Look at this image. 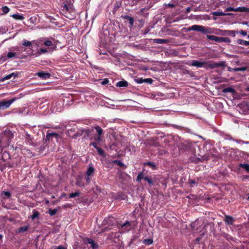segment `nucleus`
I'll use <instances>...</instances> for the list:
<instances>
[{
	"label": "nucleus",
	"instance_id": "f257e3e1",
	"mask_svg": "<svg viewBox=\"0 0 249 249\" xmlns=\"http://www.w3.org/2000/svg\"><path fill=\"white\" fill-rule=\"evenodd\" d=\"M74 0H60L61 13L69 19L75 17V9L73 6Z\"/></svg>",
	"mask_w": 249,
	"mask_h": 249
},
{
	"label": "nucleus",
	"instance_id": "f03ea898",
	"mask_svg": "<svg viewBox=\"0 0 249 249\" xmlns=\"http://www.w3.org/2000/svg\"><path fill=\"white\" fill-rule=\"evenodd\" d=\"M225 62L221 61L219 62H214L211 61L200 62L197 60H192L187 63L188 65L196 67L197 68H205L206 69H214L219 67H225L226 66Z\"/></svg>",
	"mask_w": 249,
	"mask_h": 249
},
{
	"label": "nucleus",
	"instance_id": "7ed1b4c3",
	"mask_svg": "<svg viewBox=\"0 0 249 249\" xmlns=\"http://www.w3.org/2000/svg\"><path fill=\"white\" fill-rule=\"evenodd\" d=\"M191 31L199 32L203 35L213 34L214 33L213 28L199 25H194L187 29V31L189 32Z\"/></svg>",
	"mask_w": 249,
	"mask_h": 249
},
{
	"label": "nucleus",
	"instance_id": "20e7f679",
	"mask_svg": "<svg viewBox=\"0 0 249 249\" xmlns=\"http://www.w3.org/2000/svg\"><path fill=\"white\" fill-rule=\"evenodd\" d=\"M205 224L201 220L197 219L193 223H192L191 226L192 230L197 233H200L201 235H203L205 231L204 228L206 227Z\"/></svg>",
	"mask_w": 249,
	"mask_h": 249
},
{
	"label": "nucleus",
	"instance_id": "39448f33",
	"mask_svg": "<svg viewBox=\"0 0 249 249\" xmlns=\"http://www.w3.org/2000/svg\"><path fill=\"white\" fill-rule=\"evenodd\" d=\"M23 96L24 94L23 93H20L18 97H13L8 101L5 100L0 101V110L8 108L14 102L22 97Z\"/></svg>",
	"mask_w": 249,
	"mask_h": 249
},
{
	"label": "nucleus",
	"instance_id": "423d86ee",
	"mask_svg": "<svg viewBox=\"0 0 249 249\" xmlns=\"http://www.w3.org/2000/svg\"><path fill=\"white\" fill-rule=\"evenodd\" d=\"M14 137V134L10 130H5L1 134L0 143L4 142L9 143Z\"/></svg>",
	"mask_w": 249,
	"mask_h": 249
},
{
	"label": "nucleus",
	"instance_id": "0eeeda50",
	"mask_svg": "<svg viewBox=\"0 0 249 249\" xmlns=\"http://www.w3.org/2000/svg\"><path fill=\"white\" fill-rule=\"evenodd\" d=\"M142 179H143L144 181L147 182L150 187L154 185V181L151 176L144 177L143 172H141L138 174L136 178V181L140 182Z\"/></svg>",
	"mask_w": 249,
	"mask_h": 249
},
{
	"label": "nucleus",
	"instance_id": "6e6552de",
	"mask_svg": "<svg viewBox=\"0 0 249 249\" xmlns=\"http://www.w3.org/2000/svg\"><path fill=\"white\" fill-rule=\"evenodd\" d=\"M83 241L86 244H90V247L92 249H97L99 248L98 244L95 243L94 240L91 238L85 237L83 239Z\"/></svg>",
	"mask_w": 249,
	"mask_h": 249
},
{
	"label": "nucleus",
	"instance_id": "1a4fd4ad",
	"mask_svg": "<svg viewBox=\"0 0 249 249\" xmlns=\"http://www.w3.org/2000/svg\"><path fill=\"white\" fill-rule=\"evenodd\" d=\"M60 138V136L58 133L55 132H49L48 131L46 136L45 140L50 141L52 140L53 138H55L56 141H58V139Z\"/></svg>",
	"mask_w": 249,
	"mask_h": 249
},
{
	"label": "nucleus",
	"instance_id": "9d476101",
	"mask_svg": "<svg viewBox=\"0 0 249 249\" xmlns=\"http://www.w3.org/2000/svg\"><path fill=\"white\" fill-rule=\"evenodd\" d=\"M131 229V223L126 221L124 223L121 225L120 231L121 232L128 231Z\"/></svg>",
	"mask_w": 249,
	"mask_h": 249
},
{
	"label": "nucleus",
	"instance_id": "9b49d317",
	"mask_svg": "<svg viewBox=\"0 0 249 249\" xmlns=\"http://www.w3.org/2000/svg\"><path fill=\"white\" fill-rule=\"evenodd\" d=\"M104 224H107L109 226L114 225L116 223V219L112 216L106 217L103 221Z\"/></svg>",
	"mask_w": 249,
	"mask_h": 249
},
{
	"label": "nucleus",
	"instance_id": "f8f14e48",
	"mask_svg": "<svg viewBox=\"0 0 249 249\" xmlns=\"http://www.w3.org/2000/svg\"><path fill=\"white\" fill-rule=\"evenodd\" d=\"M36 75L43 80L49 79L51 76V74L50 73L43 71L37 72Z\"/></svg>",
	"mask_w": 249,
	"mask_h": 249
},
{
	"label": "nucleus",
	"instance_id": "ddd939ff",
	"mask_svg": "<svg viewBox=\"0 0 249 249\" xmlns=\"http://www.w3.org/2000/svg\"><path fill=\"white\" fill-rule=\"evenodd\" d=\"M224 221L226 224L229 225H232L235 221V219L234 218H233L232 216L230 215H226L225 216Z\"/></svg>",
	"mask_w": 249,
	"mask_h": 249
},
{
	"label": "nucleus",
	"instance_id": "4468645a",
	"mask_svg": "<svg viewBox=\"0 0 249 249\" xmlns=\"http://www.w3.org/2000/svg\"><path fill=\"white\" fill-rule=\"evenodd\" d=\"M121 18L124 19L126 20L129 22L130 27H131L134 25V19L133 18L130 17L128 15H122L121 16Z\"/></svg>",
	"mask_w": 249,
	"mask_h": 249
},
{
	"label": "nucleus",
	"instance_id": "2eb2a0df",
	"mask_svg": "<svg viewBox=\"0 0 249 249\" xmlns=\"http://www.w3.org/2000/svg\"><path fill=\"white\" fill-rule=\"evenodd\" d=\"M207 37L210 40L214 41L217 42H221L222 37H218L213 35H207Z\"/></svg>",
	"mask_w": 249,
	"mask_h": 249
},
{
	"label": "nucleus",
	"instance_id": "dca6fc26",
	"mask_svg": "<svg viewBox=\"0 0 249 249\" xmlns=\"http://www.w3.org/2000/svg\"><path fill=\"white\" fill-rule=\"evenodd\" d=\"M95 172V169L92 166L89 165L88 167L86 175L92 177Z\"/></svg>",
	"mask_w": 249,
	"mask_h": 249
},
{
	"label": "nucleus",
	"instance_id": "f3484780",
	"mask_svg": "<svg viewBox=\"0 0 249 249\" xmlns=\"http://www.w3.org/2000/svg\"><path fill=\"white\" fill-rule=\"evenodd\" d=\"M236 32L232 30H224L223 31L222 35L230 36L234 37L236 35Z\"/></svg>",
	"mask_w": 249,
	"mask_h": 249
},
{
	"label": "nucleus",
	"instance_id": "a211bd4d",
	"mask_svg": "<svg viewBox=\"0 0 249 249\" xmlns=\"http://www.w3.org/2000/svg\"><path fill=\"white\" fill-rule=\"evenodd\" d=\"M128 85V82L125 80L120 81L116 84V87L123 88L126 87Z\"/></svg>",
	"mask_w": 249,
	"mask_h": 249
},
{
	"label": "nucleus",
	"instance_id": "6ab92c4d",
	"mask_svg": "<svg viewBox=\"0 0 249 249\" xmlns=\"http://www.w3.org/2000/svg\"><path fill=\"white\" fill-rule=\"evenodd\" d=\"M153 42L158 44H165L168 42V40L165 39L156 38L153 39Z\"/></svg>",
	"mask_w": 249,
	"mask_h": 249
},
{
	"label": "nucleus",
	"instance_id": "aec40b11",
	"mask_svg": "<svg viewBox=\"0 0 249 249\" xmlns=\"http://www.w3.org/2000/svg\"><path fill=\"white\" fill-rule=\"evenodd\" d=\"M214 16H231L233 14L231 13H225L222 12H215L213 13Z\"/></svg>",
	"mask_w": 249,
	"mask_h": 249
},
{
	"label": "nucleus",
	"instance_id": "412c9836",
	"mask_svg": "<svg viewBox=\"0 0 249 249\" xmlns=\"http://www.w3.org/2000/svg\"><path fill=\"white\" fill-rule=\"evenodd\" d=\"M237 12L249 13V8L246 7H239L236 8Z\"/></svg>",
	"mask_w": 249,
	"mask_h": 249
},
{
	"label": "nucleus",
	"instance_id": "4be33fe9",
	"mask_svg": "<svg viewBox=\"0 0 249 249\" xmlns=\"http://www.w3.org/2000/svg\"><path fill=\"white\" fill-rule=\"evenodd\" d=\"M97 133V136H102L104 134L103 129L99 126L97 125L94 127Z\"/></svg>",
	"mask_w": 249,
	"mask_h": 249
},
{
	"label": "nucleus",
	"instance_id": "5701e85b",
	"mask_svg": "<svg viewBox=\"0 0 249 249\" xmlns=\"http://www.w3.org/2000/svg\"><path fill=\"white\" fill-rule=\"evenodd\" d=\"M223 236L229 241H234V238L228 233H224L223 234Z\"/></svg>",
	"mask_w": 249,
	"mask_h": 249
},
{
	"label": "nucleus",
	"instance_id": "b1692460",
	"mask_svg": "<svg viewBox=\"0 0 249 249\" xmlns=\"http://www.w3.org/2000/svg\"><path fill=\"white\" fill-rule=\"evenodd\" d=\"M33 214L30 216V218L34 220L35 218H38V217L39 216V213L38 211H37L35 210H34L33 211Z\"/></svg>",
	"mask_w": 249,
	"mask_h": 249
},
{
	"label": "nucleus",
	"instance_id": "393cba45",
	"mask_svg": "<svg viewBox=\"0 0 249 249\" xmlns=\"http://www.w3.org/2000/svg\"><path fill=\"white\" fill-rule=\"evenodd\" d=\"M29 229V227L28 226H23L19 227L17 231L19 233L23 232L26 231H27Z\"/></svg>",
	"mask_w": 249,
	"mask_h": 249
},
{
	"label": "nucleus",
	"instance_id": "a878e982",
	"mask_svg": "<svg viewBox=\"0 0 249 249\" xmlns=\"http://www.w3.org/2000/svg\"><path fill=\"white\" fill-rule=\"evenodd\" d=\"M223 92L225 93L227 92H231L233 93L235 92V90L234 89L231 87H228L227 88H225L223 89Z\"/></svg>",
	"mask_w": 249,
	"mask_h": 249
},
{
	"label": "nucleus",
	"instance_id": "bb28decb",
	"mask_svg": "<svg viewBox=\"0 0 249 249\" xmlns=\"http://www.w3.org/2000/svg\"><path fill=\"white\" fill-rule=\"evenodd\" d=\"M145 165H148L151 167L153 170H156L157 169V166L154 162L148 161L144 163Z\"/></svg>",
	"mask_w": 249,
	"mask_h": 249
},
{
	"label": "nucleus",
	"instance_id": "cd10ccee",
	"mask_svg": "<svg viewBox=\"0 0 249 249\" xmlns=\"http://www.w3.org/2000/svg\"><path fill=\"white\" fill-rule=\"evenodd\" d=\"M209 160V156L205 155L202 156L201 158H197V161H203L204 160Z\"/></svg>",
	"mask_w": 249,
	"mask_h": 249
},
{
	"label": "nucleus",
	"instance_id": "c85d7f7f",
	"mask_svg": "<svg viewBox=\"0 0 249 249\" xmlns=\"http://www.w3.org/2000/svg\"><path fill=\"white\" fill-rule=\"evenodd\" d=\"M43 44L44 45H45L46 46H48V47H51V46H53V49H54V48L56 47V45H53V42L51 40H45Z\"/></svg>",
	"mask_w": 249,
	"mask_h": 249
},
{
	"label": "nucleus",
	"instance_id": "c756f323",
	"mask_svg": "<svg viewBox=\"0 0 249 249\" xmlns=\"http://www.w3.org/2000/svg\"><path fill=\"white\" fill-rule=\"evenodd\" d=\"M237 43L240 45H243L245 46H248V41L244 40L241 39L237 40Z\"/></svg>",
	"mask_w": 249,
	"mask_h": 249
},
{
	"label": "nucleus",
	"instance_id": "7c9ffc66",
	"mask_svg": "<svg viewBox=\"0 0 249 249\" xmlns=\"http://www.w3.org/2000/svg\"><path fill=\"white\" fill-rule=\"evenodd\" d=\"M11 17L17 20H22L24 18V17L19 14H13L11 16Z\"/></svg>",
	"mask_w": 249,
	"mask_h": 249
},
{
	"label": "nucleus",
	"instance_id": "2f4dec72",
	"mask_svg": "<svg viewBox=\"0 0 249 249\" xmlns=\"http://www.w3.org/2000/svg\"><path fill=\"white\" fill-rule=\"evenodd\" d=\"M58 211V209H50L48 211V213L51 216H53L57 213Z\"/></svg>",
	"mask_w": 249,
	"mask_h": 249
},
{
	"label": "nucleus",
	"instance_id": "473e14b6",
	"mask_svg": "<svg viewBox=\"0 0 249 249\" xmlns=\"http://www.w3.org/2000/svg\"><path fill=\"white\" fill-rule=\"evenodd\" d=\"M17 54L16 53H13V52H8L7 54V57L8 59H10L11 58H16L17 57Z\"/></svg>",
	"mask_w": 249,
	"mask_h": 249
},
{
	"label": "nucleus",
	"instance_id": "72a5a7b5",
	"mask_svg": "<svg viewBox=\"0 0 249 249\" xmlns=\"http://www.w3.org/2000/svg\"><path fill=\"white\" fill-rule=\"evenodd\" d=\"M1 10L2 11V14L4 15L7 14L9 12L10 8L8 7L7 6H3L1 8Z\"/></svg>",
	"mask_w": 249,
	"mask_h": 249
},
{
	"label": "nucleus",
	"instance_id": "f704fd0d",
	"mask_svg": "<svg viewBox=\"0 0 249 249\" xmlns=\"http://www.w3.org/2000/svg\"><path fill=\"white\" fill-rule=\"evenodd\" d=\"M240 167L246 170V171L249 173V164H240Z\"/></svg>",
	"mask_w": 249,
	"mask_h": 249
},
{
	"label": "nucleus",
	"instance_id": "c9c22d12",
	"mask_svg": "<svg viewBox=\"0 0 249 249\" xmlns=\"http://www.w3.org/2000/svg\"><path fill=\"white\" fill-rule=\"evenodd\" d=\"M142 242L145 245H150L153 243V240L152 239H145L143 240Z\"/></svg>",
	"mask_w": 249,
	"mask_h": 249
},
{
	"label": "nucleus",
	"instance_id": "e433bc0d",
	"mask_svg": "<svg viewBox=\"0 0 249 249\" xmlns=\"http://www.w3.org/2000/svg\"><path fill=\"white\" fill-rule=\"evenodd\" d=\"M98 152V154L100 156L105 157V152L104 150H103L101 148L98 147L96 149Z\"/></svg>",
	"mask_w": 249,
	"mask_h": 249
},
{
	"label": "nucleus",
	"instance_id": "4c0bfd02",
	"mask_svg": "<svg viewBox=\"0 0 249 249\" xmlns=\"http://www.w3.org/2000/svg\"><path fill=\"white\" fill-rule=\"evenodd\" d=\"M80 193L79 191H77L75 193H71L69 195L70 198H73L79 196Z\"/></svg>",
	"mask_w": 249,
	"mask_h": 249
},
{
	"label": "nucleus",
	"instance_id": "58836bf2",
	"mask_svg": "<svg viewBox=\"0 0 249 249\" xmlns=\"http://www.w3.org/2000/svg\"><path fill=\"white\" fill-rule=\"evenodd\" d=\"M47 52H48V51L46 50V49L40 48L39 50H38L37 53L38 55H40L42 53H47Z\"/></svg>",
	"mask_w": 249,
	"mask_h": 249
},
{
	"label": "nucleus",
	"instance_id": "ea45409f",
	"mask_svg": "<svg viewBox=\"0 0 249 249\" xmlns=\"http://www.w3.org/2000/svg\"><path fill=\"white\" fill-rule=\"evenodd\" d=\"M82 130L83 133H84L87 136H89V134L91 133V131L93 130V129L90 130L89 129H84Z\"/></svg>",
	"mask_w": 249,
	"mask_h": 249
},
{
	"label": "nucleus",
	"instance_id": "a19ab883",
	"mask_svg": "<svg viewBox=\"0 0 249 249\" xmlns=\"http://www.w3.org/2000/svg\"><path fill=\"white\" fill-rule=\"evenodd\" d=\"M8 59L7 55H0V63H2V62H4L6 61Z\"/></svg>",
	"mask_w": 249,
	"mask_h": 249
},
{
	"label": "nucleus",
	"instance_id": "79ce46f5",
	"mask_svg": "<svg viewBox=\"0 0 249 249\" xmlns=\"http://www.w3.org/2000/svg\"><path fill=\"white\" fill-rule=\"evenodd\" d=\"M83 133V130H81L80 131H78L76 133L74 134L73 136V138H76L77 137L81 136Z\"/></svg>",
	"mask_w": 249,
	"mask_h": 249
},
{
	"label": "nucleus",
	"instance_id": "37998d69",
	"mask_svg": "<svg viewBox=\"0 0 249 249\" xmlns=\"http://www.w3.org/2000/svg\"><path fill=\"white\" fill-rule=\"evenodd\" d=\"M22 45L26 47H31L32 46V43L29 41L25 40L22 43Z\"/></svg>",
	"mask_w": 249,
	"mask_h": 249
},
{
	"label": "nucleus",
	"instance_id": "c03bdc74",
	"mask_svg": "<svg viewBox=\"0 0 249 249\" xmlns=\"http://www.w3.org/2000/svg\"><path fill=\"white\" fill-rule=\"evenodd\" d=\"M2 194L4 195L8 198H10L11 196V194L8 191H3Z\"/></svg>",
	"mask_w": 249,
	"mask_h": 249
},
{
	"label": "nucleus",
	"instance_id": "a18cd8bd",
	"mask_svg": "<svg viewBox=\"0 0 249 249\" xmlns=\"http://www.w3.org/2000/svg\"><path fill=\"white\" fill-rule=\"evenodd\" d=\"M13 73H11L5 76V77L2 78L1 81H4V80L10 79L13 76Z\"/></svg>",
	"mask_w": 249,
	"mask_h": 249
},
{
	"label": "nucleus",
	"instance_id": "49530a36",
	"mask_svg": "<svg viewBox=\"0 0 249 249\" xmlns=\"http://www.w3.org/2000/svg\"><path fill=\"white\" fill-rule=\"evenodd\" d=\"M231 41V39L229 37H222L221 42L230 43Z\"/></svg>",
	"mask_w": 249,
	"mask_h": 249
},
{
	"label": "nucleus",
	"instance_id": "de8ad7c7",
	"mask_svg": "<svg viewBox=\"0 0 249 249\" xmlns=\"http://www.w3.org/2000/svg\"><path fill=\"white\" fill-rule=\"evenodd\" d=\"M114 162L121 167H122L124 166V163L120 160H115L114 161Z\"/></svg>",
	"mask_w": 249,
	"mask_h": 249
},
{
	"label": "nucleus",
	"instance_id": "09e8293b",
	"mask_svg": "<svg viewBox=\"0 0 249 249\" xmlns=\"http://www.w3.org/2000/svg\"><path fill=\"white\" fill-rule=\"evenodd\" d=\"M135 81L138 84H142L143 83V79L142 78H138L135 79Z\"/></svg>",
	"mask_w": 249,
	"mask_h": 249
},
{
	"label": "nucleus",
	"instance_id": "8fccbe9b",
	"mask_svg": "<svg viewBox=\"0 0 249 249\" xmlns=\"http://www.w3.org/2000/svg\"><path fill=\"white\" fill-rule=\"evenodd\" d=\"M152 82H153V80L151 78L143 79V83L152 84Z\"/></svg>",
	"mask_w": 249,
	"mask_h": 249
},
{
	"label": "nucleus",
	"instance_id": "3c124183",
	"mask_svg": "<svg viewBox=\"0 0 249 249\" xmlns=\"http://www.w3.org/2000/svg\"><path fill=\"white\" fill-rule=\"evenodd\" d=\"M226 12H228V11H234V12H237L236 10V8H234L233 7H227L225 10Z\"/></svg>",
	"mask_w": 249,
	"mask_h": 249
},
{
	"label": "nucleus",
	"instance_id": "603ef678",
	"mask_svg": "<svg viewBox=\"0 0 249 249\" xmlns=\"http://www.w3.org/2000/svg\"><path fill=\"white\" fill-rule=\"evenodd\" d=\"M91 177V176H88V175H86L85 178L87 183L89 184L90 182Z\"/></svg>",
	"mask_w": 249,
	"mask_h": 249
},
{
	"label": "nucleus",
	"instance_id": "864d4df0",
	"mask_svg": "<svg viewBox=\"0 0 249 249\" xmlns=\"http://www.w3.org/2000/svg\"><path fill=\"white\" fill-rule=\"evenodd\" d=\"M90 145H92L96 149L99 147L96 142H92L90 143Z\"/></svg>",
	"mask_w": 249,
	"mask_h": 249
},
{
	"label": "nucleus",
	"instance_id": "5fc2aeb1",
	"mask_svg": "<svg viewBox=\"0 0 249 249\" xmlns=\"http://www.w3.org/2000/svg\"><path fill=\"white\" fill-rule=\"evenodd\" d=\"M239 33L241 35H243V36H247V32L246 31H244V30H240V31L239 32Z\"/></svg>",
	"mask_w": 249,
	"mask_h": 249
},
{
	"label": "nucleus",
	"instance_id": "6e6d98bb",
	"mask_svg": "<svg viewBox=\"0 0 249 249\" xmlns=\"http://www.w3.org/2000/svg\"><path fill=\"white\" fill-rule=\"evenodd\" d=\"M108 82H109V81H108V79L105 78L102 81V84L103 85H106V84H107Z\"/></svg>",
	"mask_w": 249,
	"mask_h": 249
},
{
	"label": "nucleus",
	"instance_id": "4d7b16f0",
	"mask_svg": "<svg viewBox=\"0 0 249 249\" xmlns=\"http://www.w3.org/2000/svg\"><path fill=\"white\" fill-rule=\"evenodd\" d=\"M189 183L190 184H195V185H196L197 184V183L195 181V180H193V179H190L189 180Z\"/></svg>",
	"mask_w": 249,
	"mask_h": 249
},
{
	"label": "nucleus",
	"instance_id": "13d9d810",
	"mask_svg": "<svg viewBox=\"0 0 249 249\" xmlns=\"http://www.w3.org/2000/svg\"><path fill=\"white\" fill-rule=\"evenodd\" d=\"M54 249H66V248L62 245H60L55 247Z\"/></svg>",
	"mask_w": 249,
	"mask_h": 249
},
{
	"label": "nucleus",
	"instance_id": "bf43d9fd",
	"mask_svg": "<svg viewBox=\"0 0 249 249\" xmlns=\"http://www.w3.org/2000/svg\"><path fill=\"white\" fill-rule=\"evenodd\" d=\"M101 136H97V137L95 138V140L98 142H101L102 141Z\"/></svg>",
	"mask_w": 249,
	"mask_h": 249
},
{
	"label": "nucleus",
	"instance_id": "052dcab7",
	"mask_svg": "<svg viewBox=\"0 0 249 249\" xmlns=\"http://www.w3.org/2000/svg\"><path fill=\"white\" fill-rule=\"evenodd\" d=\"M168 6L171 8H174L175 7V5L172 3L168 4Z\"/></svg>",
	"mask_w": 249,
	"mask_h": 249
},
{
	"label": "nucleus",
	"instance_id": "680f3d73",
	"mask_svg": "<svg viewBox=\"0 0 249 249\" xmlns=\"http://www.w3.org/2000/svg\"><path fill=\"white\" fill-rule=\"evenodd\" d=\"M12 73H13V76H14V77H18V72H13Z\"/></svg>",
	"mask_w": 249,
	"mask_h": 249
},
{
	"label": "nucleus",
	"instance_id": "e2e57ef3",
	"mask_svg": "<svg viewBox=\"0 0 249 249\" xmlns=\"http://www.w3.org/2000/svg\"><path fill=\"white\" fill-rule=\"evenodd\" d=\"M191 11V8L190 7H187L186 9V13H188Z\"/></svg>",
	"mask_w": 249,
	"mask_h": 249
},
{
	"label": "nucleus",
	"instance_id": "0e129e2a",
	"mask_svg": "<svg viewBox=\"0 0 249 249\" xmlns=\"http://www.w3.org/2000/svg\"><path fill=\"white\" fill-rule=\"evenodd\" d=\"M239 142H241L243 143H246V144L249 143V142H245L242 140H239Z\"/></svg>",
	"mask_w": 249,
	"mask_h": 249
},
{
	"label": "nucleus",
	"instance_id": "69168bd1",
	"mask_svg": "<svg viewBox=\"0 0 249 249\" xmlns=\"http://www.w3.org/2000/svg\"><path fill=\"white\" fill-rule=\"evenodd\" d=\"M146 10V8H142L141 10V12L142 13H143L144 11Z\"/></svg>",
	"mask_w": 249,
	"mask_h": 249
},
{
	"label": "nucleus",
	"instance_id": "338daca9",
	"mask_svg": "<svg viewBox=\"0 0 249 249\" xmlns=\"http://www.w3.org/2000/svg\"><path fill=\"white\" fill-rule=\"evenodd\" d=\"M200 239H201V237H197V238H196V240L197 241H199L200 240Z\"/></svg>",
	"mask_w": 249,
	"mask_h": 249
},
{
	"label": "nucleus",
	"instance_id": "774afa93",
	"mask_svg": "<svg viewBox=\"0 0 249 249\" xmlns=\"http://www.w3.org/2000/svg\"><path fill=\"white\" fill-rule=\"evenodd\" d=\"M76 184H77V185L80 186H84L83 185H81V184H80L78 181L76 182Z\"/></svg>",
	"mask_w": 249,
	"mask_h": 249
}]
</instances>
